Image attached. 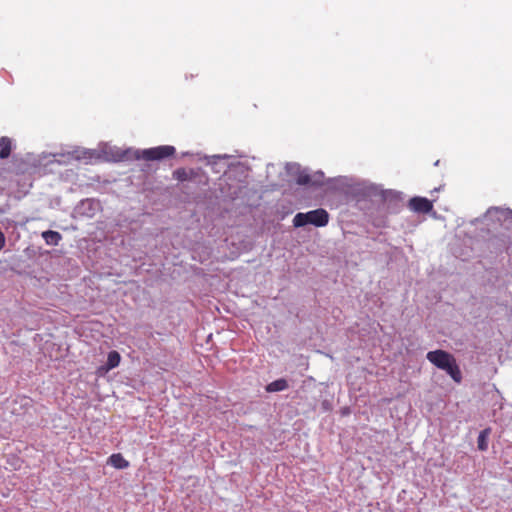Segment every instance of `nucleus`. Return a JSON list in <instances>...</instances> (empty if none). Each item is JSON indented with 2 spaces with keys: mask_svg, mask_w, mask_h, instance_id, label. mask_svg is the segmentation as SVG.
<instances>
[{
  "mask_svg": "<svg viewBox=\"0 0 512 512\" xmlns=\"http://www.w3.org/2000/svg\"><path fill=\"white\" fill-rule=\"evenodd\" d=\"M426 358L438 369L445 371L456 383H461L462 373L452 354L445 350L438 349L429 351Z\"/></svg>",
  "mask_w": 512,
  "mask_h": 512,
  "instance_id": "obj_1",
  "label": "nucleus"
},
{
  "mask_svg": "<svg viewBox=\"0 0 512 512\" xmlns=\"http://www.w3.org/2000/svg\"><path fill=\"white\" fill-rule=\"evenodd\" d=\"M175 152L174 146L162 145L138 152L137 158H142L146 161L162 160L173 156Z\"/></svg>",
  "mask_w": 512,
  "mask_h": 512,
  "instance_id": "obj_3",
  "label": "nucleus"
},
{
  "mask_svg": "<svg viewBox=\"0 0 512 512\" xmlns=\"http://www.w3.org/2000/svg\"><path fill=\"white\" fill-rule=\"evenodd\" d=\"M108 464L116 469H126L130 463L127 461L121 453H114L108 458Z\"/></svg>",
  "mask_w": 512,
  "mask_h": 512,
  "instance_id": "obj_6",
  "label": "nucleus"
},
{
  "mask_svg": "<svg viewBox=\"0 0 512 512\" xmlns=\"http://www.w3.org/2000/svg\"><path fill=\"white\" fill-rule=\"evenodd\" d=\"M194 176H195V172L193 169L186 170L185 168H178L173 172V178L180 182L190 180Z\"/></svg>",
  "mask_w": 512,
  "mask_h": 512,
  "instance_id": "obj_9",
  "label": "nucleus"
},
{
  "mask_svg": "<svg viewBox=\"0 0 512 512\" xmlns=\"http://www.w3.org/2000/svg\"><path fill=\"white\" fill-rule=\"evenodd\" d=\"M491 429L486 428L479 433L477 439V446L480 451H486L488 449V437L490 435Z\"/></svg>",
  "mask_w": 512,
  "mask_h": 512,
  "instance_id": "obj_11",
  "label": "nucleus"
},
{
  "mask_svg": "<svg viewBox=\"0 0 512 512\" xmlns=\"http://www.w3.org/2000/svg\"><path fill=\"white\" fill-rule=\"evenodd\" d=\"M329 222V214L325 209L318 208L306 213H297L293 218V225L295 227H303L307 224H312L316 227H324Z\"/></svg>",
  "mask_w": 512,
  "mask_h": 512,
  "instance_id": "obj_2",
  "label": "nucleus"
},
{
  "mask_svg": "<svg viewBox=\"0 0 512 512\" xmlns=\"http://www.w3.org/2000/svg\"><path fill=\"white\" fill-rule=\"evenodd\" d=\"M12 150V140L9 137L0 138V158L6 159L10 156Z\"/></svg>",
  "mask_w": 512,
  "mask_h": 512,
  "instance_id": "obj_7",
  "label": "nucleus"
},
{
  "mask_svg": "<svg viewBox=\"0 0 512 512\" xmlns=\"http://www.w3.org/2000/svg\"><path fill=\"white\" fill-rule=\"evenodd\" d=\"M295 181L298 185H308L311 182V176L306 171L298 169Z\"/></svg>",
  "mask_w": 512,
  "mask_h": 512,
  "instance_id": "obj_12",
  "label": "nucleus"
},
{
  "mask_svg": "<svg viewBox=\"0 0 512 512\" xmlns=\"http://www.w3.org/2000/svg\"><path fill=\"white\" fill-rule=\"evenodd\" d=\"M288 382L286 379H277L266 386V391L269 393L283 391L288 388Z\"/></svg>",
  "mask_w": 512,
  "mask_h": 512,
  "instance_id": "obj_10",
  "label": "nucleus"
},
{
  "mask_svg": "<svg viewBox=\"0 0 512 512\" xmlns=\"http://www.w3.org/2000/svg\"><path fill=\"white\" fill-rule=\"evenodd\" d=\"M408 207L416 213L426 214L433 209V203L424 197H413L409 200Z\"/></svg>",
  "mask_w": 512,
  "mask_h": 512,
  "instance_id": "obj_4",
  "label": "nucleus"
},
{
  "mask_svg": "<svg viewBox=\"0 0 512 512\" xmlns=\"http://www.w3.org/2000/svg\"><path fill=\"white\" fill-rule=\"evenodd\" d=\"M120 361H121L120 354L116 350L110 351L108 353L106 364L104 366L100 367L99 370L103 371V372H108V371L116 368L117 366H119Z\"/></svg>",
  "mask_w": 512,
  "mask_h": 512,
  "instance_id": "obj_5",
  "label": "nucleus"
},
{
  "mask_svg": "<svg viewBox=\"0 0 512 512\" xmlns=\"http://www.w3.org/2000/svg\"><path fill=\"white\" fill-rule=\"evenodd\" d=\"M42 238L48 245L56 246L62 240V236L59 232L53 230H47L42 233Z\"/></svg>",
  "mask_w": 512,
  "mask_h": 512,
  "instance_id": "obj_8",
  "label": "nucleus"
}]
</instances>
